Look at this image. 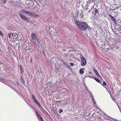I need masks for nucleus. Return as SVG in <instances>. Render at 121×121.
<instances>
[{
  "label": "nucleus",
  "mask_w": 121,
  "mask_h": 121,
  "mask_svg": "<svg viewBox=\"0 0 121 121\" xmlns=\"http://www.w3.org/2000/svg\"><path fill=\"white\" fill-rule=\"evenodd\" d=\"M78 15L75 17L74 21L76 25L78 27L79 29L81 30L84 31L87 29H91L90 27L86 22H84L81 21L77 20Z\"/></svg>",
  "instance_id": "1"
},
{
  "label": "nucleus",
  "mask_w": 121,
  "mask_h": 121,
  "mask_svg": "<svg viewBox=\"0 0 121 121\" xmlns=\"http://www.w3.org/2000/svg\"><path fill=\"white\" fill-rule=\"evenodd\" d=\"M26 15L28 16H33L34 17H37L39 16V15L35 14L31 11H27Z\"/></svg>",
  "instance_id": "2"
},
{
  "label": "nucleus",
  "mask_w": 121,
  "mask_h": 121,
  "mask_svg": "<svg viewBox=\"0 0 121 121\" xmlns=\"http://www.w3.org/2000/svg\"><path fill=\"white\" fill-rule=\"evenodd\" d=\"M32 42L34 45L39 46V45L41 44V42L38 39H36Z\"/></svg>",
  "instance_id": "3"
},
{
  "label": "nucleus",
  "mask_w": 121,
  "mask_h": 121,
  "mask_svg": "<svg viewBox=\"0 0 121 121\" xmlns=\"http://www.w3.org/2000/svg\"><path fill=\"white\" fill-rule=\"evenodd\" d=\"M81 65L82 66H85L86 63V61L85 59L83 57H82L81 58Z\"/></svg>",
  "instance_id": "4"
},
{
  "label": "nucleus",
  "mask_w": 121,
  "mask_h": 121,
  "mask_svg": "<svg viewBox=\"0 0 121 121\" xmlns=\"http://www.w3.org/2000/svg\"><path fill=\"white\" fill-rule=\"evenodd\" d=\"M31 35V41L32 42L38 39L36 37L34 33H32Z\"/></svg>",
  "instance_id": "5"
},
{
  "label": "nucleus",
  "mask_w": 121,
  "mask_h": 121,
  "mask_svg": "<svg viewBox=\"0 0 121 121\" xmlns=\"http://www.w3.org/2000/svg\"><path fill=\"white\" fill-rule=\"evenodd\" d=\"M54 31V28L52 27L49 26L48 30V32L49 34L52 35L53 34Z\"/></svg>",
  "instance_id": "6"
},
{
  "label": "nucleus",
  "mask_w": 121,
  "mask_h": 121,
  "mask_svg": "<svg viewBox=\"0 0 121 121\" xmlns=\"http://www.w3.org/2000/svg\"><path fill=\"white\" fill-rule=\"evenodd\" d=\"M22 19H23L24 21L26 22H29L28 18L24 14L20 17Z\"/></svg>",
  "instance_id": "7"
},
{
  "label": "nucleus",
  "mask_w": 121,
  "mask_h": 121,
  "mask_svg": "<svg viewBox=\"0 0 121 121\" xmlns=\"http://www.w3.org/2000/svg\"><path fill=\"white\" fill-rule=\"evenodd\" d=\"M108 16H109L111 20L113 21V23L115 24H117V23L116 22V20L114 17L112 16L110 14H109Z\"/></svg>",
  "instance_id": "8"
},
{
  "label": "nucleus",
  "mask_w": 121,
  "mask_h": 121,
  "mask_svg": "<svg viewBox=\"0 0 121 121\" xmlns=\"http://www.w3.org/2000/svg\"><path fill=\"white\" fill-rule=\"evenodd\" d=\"M63 64L66 67H69V65L67 64V63L65 62L64 61H63Z\"/></svg>",
  "instance_id": "9"
},
{
  "label": "nucleus",
  "mask_w": 121,
  "mask_h": 121,
  "mask_svg": "<svg viewBox=\"0 0 121 121\" xmlns=\"http://www.w3.org/2000/svg\"><path fill=\"white\" fill-rule=\"evenodd\" d=\"M93 70L96 74V75H97L98 77H99L100 76V75L99 74L98 72L96 70H95V68H94L93 69Z\"/></svg>",
  "instance_id": "10"
},
{
  "label": "nucleus",
  "mask_w": 121,
  "mask_h": 121,
  "mask_svg": "<svg viewBox=\"0 0 121 121\" xmlns=\"http://www.w3.org/2000/svg\"><path fill=\"white\" fill-rule=\"evenodd\" d=\"M13 38H15L17 37H18V35L14 33H12Z\"/></svg>",
  "instance_id": "11"
},
{
  "label": "nucleus",
  "mask_w": 121,
  "mask_h": 121,
  "mask_svg": "<svg viewBox=\"0 0 121 121\" xmlns=\"http://www.w3.org/2000/svg\"><path fill=\"white\" fill-rule=\"evenodd\" d=\"M79 72L80 74L82 75L84 73V71L82 69H80L79 71Z\"/></svg>",
  "instance_id": "12"
},
{
  "label": "nucleus",
  "mask_w": 121,
  "mask_h": 121,
  "mask_svg": "<svg viewBox=\"0 0 121 121\" xmlns=\"http://www.w3.org/2000/svg\"><path fill=\"white\" fill-rule=\"evenodd\" d=\"M83 11H82L80 14V18H82L83 17Z\"/></svg>",
  "instance_id": "13"
},
{
  "label": "nucleus",
  "mask_w": 121,
  "mask_h": 121,
  "mask_svg": "<svg viewBox=\"0 0 121 121\" xmlns=\"http://www.w3.org/2000/svg\"><path fill=\"white\" fill-rule=\"evenodd\" d=\"M8 37H9L10 38H12V39L13 38V35H12V34H11V33H8Z\"/></svg>",
  "instance_id": "14"
},
{
  "label": "nucleus",
  "mask_w": 121,
  "mask_h": 121,
  "mask_svg": "<svg viewBox=\"0 0 121 121\" xmlns=\"http://www.w3.org/2000/svg\"><path fill=\"white\" fill-rule=\"evenodd\" d=\"M36 115L37 117H38V118H39L40 117H41V116L40 115V114L38 113V112L37 111H36Z\"/></svg>",
  "instance_id": "15"
},
{
  "label": "nucleus",
  "mask_w": 121,
  "mask_h": 121,
  "mask_svg": "<svg viewBox=\"0 0 121 121\" xmlns=\"http://www.w3.org/2000/svg\"><path fill=\"white\" fill-rule=\"evenodd\" d=\"M32 98L34 100L36 99L35 95L33 94L32 95Z\"/></svg>",
  "instance_id": "16"
},
{
  "label": "nucleus",
  "mask_w": 121,
  "mask_h": 121,
  "mask_svg": "<svg viewBox=\"0 0 121 121\" xmlns=\"http://www.w3.org/2000/svg\"><path fill=\"white\" fill-rule=\"evenodd\" d=\"M94 79H95L97 82H98L100 83V81L99 80V79L97 78H95Z\"/></svg>",
  "instance_id": "17"
},
{
  "label": "nucleus",
  "mask_w": 121,
  "mask_h": 121,
  "mask_svg": "<svg viewBox=\"0 0 121 121\" xmlns=\"http://www.w3.org/2000/svg\"><path fill=\"white\" fill-rule=\"evenodd\" d=\"M101 84L104 87V86H106L107 85V83H106L104 81H103V82L102 84L101 83Z\"/></svg>",
  "instance_id": "18"
},
{
  "label": "nucleus",
  "mask_w": 121,
  "mask_h": 121,
  "mask_svg": "<svg viewBox=\"0 0 121 121\" xmlns=\"http://www.w3.org/2000/svg\"><path fill=\"white\" fill-rule=\"evenodd\" d=\"M22 78V76H21V79L22 80V82H23V83L24 84H25V82L24 81V79L23 78Z\"/></svg>",
  "instance_id": "19"
},
{
  "label": "nucleus",
  "mask_w": 121,
  "mask_h": 121,
  "mask_svg": "<svg viewBox=\"0 0 121 121\" xmlns=\"http://www.w3.org/2000/svg\"><path fill=\"white\" fill-rule=\"evenodd\" d=\"M22 12L24 14H26V12H27V11H26L24 10V9H22L21 10Z\"/></svg>",
  "instance_id": "20"
},
{
  "label": "nucleus",
  "mask_w": 121,
  "mask_h": 121,
  "mask_svg": "<svg viewBox=\"0 0 121 121\" xmlns=\"http://www.w3.org/2000/svg\"><path fill=\"white\" fill-rule=\"evenodd\" d=\"M95 12L96 13H98V9H96V8H95L94 9Z\"/></svg>",
  "instance_id": "21"
},
{
  "label": "nucleus",
  "mask_w": 121,
  "mask_h": 121,
  "mask_svg": "<svg viewBox=\"0 0 121 121\" xmlns=\"http://www.w3.org/2000/svg\"><path fill=\"white\" fill-rule=\"evenodd\" d=\"M22 11H20L19 12L18 14L19 15L20 17H21L23 15V14H22Z\"/></svg>",
  "instance_id": "22"
},
{
  "label": "nucleus",
  "mask_w": 121,
  "mask_h": 121,
  "mask_svg": "<svg viewBox=\"0 0 121 121\" xmlns=\"http://www.w3.org/2000/svg\"><path fill=\"white\" fill-rule=\"evenodd\" d=\"M39 118L40 119V120H41V121H44L43 119V118L42 116H41Z\"/></svg>",
  "instance_id": "23"
},
{
  "label": "nucleus",
  "mask_w": 121,
  "mask_h": 121,
  "mask_svg": "<svg viewBox=\"0 0 121 121\" xmlns=\"http://www.w3.org/2000/svg\"><path fill=\"white\" fill-rule=\"evenodd\" d=\"M39 107L40 108L42 109H43V108L42 106L41 105V104H40L39 105Z\"/></svg>",
  "instance_id": "24"
},
{
  "label": "nucleus",
  "mask_w": 121,
  "mask_h": 121,
  "mask_svg": "<svg viewBox=\"0 0 121 121\" xmlns=\"http://www.w3.org/2000/svg\"><path fill=\"white\" fill-rule=\"evenodd\" d=\"M42 53H43V56L44 57H45L46 56V55H45V53H44V51H43Z\"/></svg>",
  "instance_id": "25"
},
{
  "label": "nucleus",
  "mask_w": 121,
  "mask_h": 121,
  "mask_svg": "<svg viewBox=\"0 0 121 121\" xmlns=\"http://www.w3.org/2000/svg\"><path fill=\"white\" fill-rule=\"evenodd\" d=\"M0 35H1L3 37L4 36V35L3 34V33L0 30Z\"/></svg>",
  "instance_id": "26"
},
{
  "label": "nucleus",
  "mask_w": 121,
  "mask_h": 121,
  "mask_svg": "<svg viewBox=\"0 0 121 121\" xmlns=\"http://www.w3.org/2000/svg\"><path fill=\"white\" fill-rule=\"evenodd\" d=\"M91 100H92L93 101V103L94 104L95 103V101L93 97V98H92Z\"/></svg>",
  "instance_id": "27"
},
{
  "label": "nucleus",
  "mask_w": 121,
  "mask_h": 121,
  "mask_svg": "<svg viewBox=\"0 0 121 121\" xmlns=\"http://www.w3.org/2000/svg\"><path fill=\"white\" fill-rule=\"evenodd\" d=\"M59 113H60L63 112V110L62 109H59Z\"/></svg>",
  "instance_id": "28"
},
{
  "label": "nucleus",
  "mask_w": 121,
  "mask_h": 121,
  "mask_svg": "<svg viewBox=\"0 0 121 121\" xmlns=\"http://www.w3.org/2000/svg\"><path fill=\"white\" fill-rule=\"evenodd\" d=\"M70 64L71 66H73L74 65V64L73 63H70Z\"/></svg>",
  "instance_id": "29"
},
{
  "label": "nucleus",
  "mask_w": 121,
  "mask_h": 121,
  "mask_svg": "<svg viewBox=\"0 0 121 121\" xmlns=\"http://www.w3.org/2000/svg\"><path fill=\"white\" fill-rule=\"evenodd\" d=\"M34 102L36 104V103L37 102H38V101L36 99H35V100H34Z\"/></svg>",
  "instance_id": "30"
},
{
  "label": "nucleus",
  "mask_w": 121,
  "mask_h": 121,
  "mask_svg": "<svg viewBox=\"0 0 121 121\" xmlns=\"http://www.w3.org/2000/svg\"><path fill=\"white\" fill-rule=\"evenodd\" d=\"M19 36V35H18V36ZM18 37H17L16 38H15V40H17V41L18 40Z\"/></svg>",
  "instance_id": "31"
},
{
  "label": "nucleus",
  "mask_w": 121,
  "mask_h": 121,
  "mask_svg": "<svg viewBox=\"0 0 121 121\" xmlns=\"http://www.w3.org/2000/svg\"><path fill=\"white\" fill-rule=\"evenodd\" d=\"M22 39H21V38H20V39H19V38L18 39V40H20V41H22Z\"/></svg>",
  "instance_id": "32"
},
{
  "label": "nucleus",
  "mask_w": 121,
  "mask_h": 121,
  "mask_svg": "<svg viewBox=\"0 0 121 121\" xmlns=\"http://www.w3.org/2000/svg\"><path fill=\"white\" fill-rule=\"evenodd\" d=\"M36 104L37 105H38L40 103H39L38 102L36 103Z\"/></svg>",
  "instance_id": "33"
},
{
  "label": "nucleus",
  "mask_w": 121,
  "mask_h": 121,
  "mask_svg": "<svg viewBox=\"0 0 121 121\" xmlns=\"http://www.w3.org/2000/svg\"><path fill=\"white\" fill-rule=\"evenodd\" d=\"M6 1H4L3 2V4H5L6 3Z\"/></svg>",
  "instance_id": "34"
},
{
  "label": "nucleus",
  "mask_w": 121,
  "mask_h": 121,
  "mask_svg": "<svg viewBox=\"0 0 121 121\" xmlns=\"http://www.w3.org/2000/svg\"><path fill=\"white\" fill-rule=\"evenodd\" d=\"M16 84H18V85H19V83H18V82H16Z\"/></svg>",
  "instance_id": "35"
},
{
  "label": "nucleus",
  "mask_w": 121,
  "mask_h": 121,
  "mask_svg": "<svg viewBox=\"0 0 121 121\" xmlns=\"http://www.w3.org/2000/svg\"><path fill=\"white\" fill-rule=\"evenodd\" d=\"M109 118H110L112 119L113 120H114V119H113V118H112L111 117H109Z\"/></svg>",
  "instance_id": "36"
},
{
  "label": "nucleus",
  "mask_w": 121,
  "mask_h": 121,
  "mask_svg": "<svg viewBox=\"0 0 121 121\" xmlns=\"http://www.w3.org/2000/svg\"><path fill=\"white\" fill-rule=\"evenodd\" d=\"M106 49L107 50V51H108L109 50V48H107Z\"/></svg>",
  "instance_id": "37"
},
{
  "label": "nucleus",
  "mask_w": 121,
  "mask_h": 121,
  "mask_svg": "<svg viewBox=\"0 0 121 121\" xmlns=\"http://www.w3.org/2000/svg\"><path fill=\"white\" fill-rule=\"evenodd\" d=\"M31 59H30V60H31V63H32V60H31Z\"/></svg>",
  "instance_id": "38"
},
{
  "label": "nucleus",
  "mask_w": 121,
  "mask_h": 121,
  "mask_svg": "<svg viewBox=\"0 0 121 121\" xmlns=\"http://www.w3.org/2000/svg\"><path fill=\"white\" fill-rule=\"evenodd\" d=\"M107 90V91H108V89L106 87H104Z\"/></svg>",
  "instance_id": "39"
},
{
  "label": "nucleus",
  "mask_w": 121,
  "mask_h": 121,
  "mask_svg": "<svg viewBox=\"0 0 121 121\" xmlns=\"http://www.w3.org/2000/svg\"><path fill=\"white\" fill-rule=\"evenodd\" d=\"M90 11H91V9H90V10H89V11H88V12H90Z\"/></svg>",
  "instance_id": "40"
},
{
  "label": "nucleus",
  "mask_w": 121,
  "mask_h": 121,
  "mask_svg": "<svg viewBox=\"0 0 121 121\" xmlns=\"http://www.w3.org/2000/svg\"><path fill=\"white\" fill-rule=\"evenodd\" d=\"M91 97H92V98H93V95H91Z\"/></svg>",
  "instance_id": "41"
},
{
  "label": "nucleus",
  "mask_w": 121,
  "mask_h": 121,
  "mask_svg": "<svg viewBox=\"0 0 121 121\" xmlns=\"http://www.w3.org/2000/svg\"><path fill=\"white\" fill-rule=\"evenodd\" d=\"M94 6H93V8H94V7H93Z\"/></svg>",
  "instance_id": "42"
},
{
  "label": "nucleus",
  "mask_w": 121,
  "mask_h": 121,
  "mask_svg": "<svg viewBox=\"0 0 121 121\" xmlns=\"http://www.w3.org/2000/svg\"><path fill=\"white\" fill-rule=\"evenodd\" d=\"M92 9V8H91V9Z\"/></svg>",
  "instance_id": "43"
}]
</instances>
